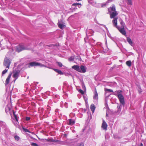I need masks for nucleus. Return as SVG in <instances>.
Returning a JSON list of instances; mask_svg holds the SVG:
<instances>
[{"label":"nucleus","instance_id":"nucleus-1","mask_svg":"<svg viewBox=\"0 0 146 146\" xmlns=\"http://www.w3.org/2000/svg\"><path fill=\"white\" fill-rule=\"evenodd\" d=\"M117 18L114 19L113 20L112 23L113 26L116 27L123 35L125 36L126 35V32L125 30V28L126 27L125 23L122 19H121L120 21L121 26H118L117 25Z\"/></svg>","mask_w":146,"mask_h":146},{"label":"nucleus","instance_id":"nucleus-2","mask_svg":"<svg viewBox=\"0 0 146 146\" xmlns=\"http://www.w3.org/2000/svg\"><path fill=\"white\" fill-rule=\"evenodd\" d=\"M113 92V94L117 97L121 104L123 106H124L125 103L124 97L121 94L122 91L121 90H119Z\"/></svg>","mask_w":146,"mask_h":146},{"label":"nucleus","instance_id":"nucleus-3","mask_svg":"<svg viewBox=\"0 0 146 146\" xmlns=\"http://www.w3.org/2000/svg\"><path fill=\"white\" fill-rule=\"evenodd\" d=\"M30 48L25 47L23 44H20L16 46L15 50L17 52H19L24 50H28Z\"/></svg>","mask_w":146,"mask_h":146},{"label":"nucleus","instance_id":"nucleus-4","mask_svg":"<svg viewBox=\"0 0 146 146\" xmlns=\"http://www.w3.org/2000/svg\"><path fill=\"white\" fill-rule=\"evenodd\" d=\"M14 111L12 109V106L11 104H8L6 106L5 108V111L6 113L8 114H10L12 116V112Z\"/></svg>","mask_w":146,"mask_h":146},{"label":"nucleus","instance_id":"nucleus-5","mask_svg":"<svg viewBox=\"0 0 146 146\" xmlns=\"http://www.w3.org/2000/svg\"><path fill=\"white\" fill-rule=\"evenodd\" d=\"M35 66H39L40 67H43L44 66L43 64H42L40 63L35 62H32L29 64H27L26 66L27 67L30 68L31 67Z\"/></svg>","mask_w":146,"mask_h":146},{"label":"nucleus","instance_id":"nucleus-6","mask_svg":"<svg viewBox=\"0 0 146 146\" xmlns=\"http://www.w3.org/2000/svg\"><path fill=\"white\" fill-rule=\"evenodd\" d=\"M11 62L9 59L7 57H5L3 62V64L7 68H9L11 63Z\"/></svg>","mask_w":146,"mask_h":146},{"label":"nucleus","instance_id":"nucleus-7","mask_svg":"<svg viewBox=\"0 0 146 146\" xmlns=\"http://www.w3.org/2000/svg\"><path fill=\"white\" fill-rule=\"evenodd\" d=\"M19 72L20 71L18 70L17 71H13V76L15 79L14 80V82H15L16 80L18 78L19 76Z\"/></svg>","mask_w":146,"mask_h":146},{"label":"nucleus","instance_id":"nucleus-8","mask_svg":"<svg viewBox=\"0 0 146 146\" xmlns=\"http://www.w3.org/2000/svg\"><path fill=\"white\" fill-rule=\"evenodd\" d=\"M94 31L93 30L87 28L86 32V34L87 36H91L93 35Z\"/></svg>","mask_w":146,"mask_h":146},{"label":"nucleus","instance_id":"nucleus-9","mask_svg":"<svg viewBox=\"0 0 146 146\" xmlns=\"http://www.w3.org/2000/svg\"><path fill=\"white\" fill-rule=\"evenodd\" d=\"M75 123V120L73 119H69L67 121V124L70 125H73Z\"/></svg>","mask_w":146,"mask_h":146},{"label":"nucleus","instance_id":"nucleus-10","mask_svg":"<svg viewBox=\"0 0 146 146\" xmlns=\"http://www.w3.org/2000/svg\"><path fill=\"white\" fill-rule=\"evenodd\" d=\"M110 17L111 18L117 19V18H115V17L118 15V13L116 11L112 12L110 13Z\"/></svg>","mask_w":146,"mask_h":146},{"label":"nucleus","instance_id":"nucleus-11","mask_svg":"<svg viewBox=\"0 0 146 146\" xmlns=\"http://www.w3.org/2000/svg\"><path fill=\"white\" fill-rule=\"evenodd\" d=\"M86 67L83 65H81L80 67V70L79 72L81 73H85L86 71Z\"/></svg>","mask_w":146,"mask_h":146},{"label":"nucleus","instance_id":"nucleus-12","mask_svg":"<svg viewBox=\"0 0 146 146\" xmlns=\"http://www.w3.org/2000/svg\"><path fill=\"white\" fill-rule=\"evenodd\" d=\"M109 13L116 11H115V7L114 5H112V7H110L108 9Z\"/></svg>","mask_w":146,"mask_h":146},{"label":"nucleus","instance_id":"nucleus-13","mask_svg":"<svg viewBox=\"0 0 146 146\" xmlns=\"http://www.w3.org/2000/svg\"><path fill=\"white\" fill-rule=\"evenodd\" d=\"M107 126L108 125L106 123L104 120L102 126V128L103 129L106 130L107 129Z\"/></svg>","mask_w":146,"mask_h":146},{"label":"nucleus","instance_id":"nucleus-14","mask_svg":"<svg viewBox=\"0 0 146 146\" xmlns=\"http://www.w3.org/2000/svg\"><path fill=\"white\" fill-rule=\"evenodd\" d=\"M11 74L10 73L8 76L5 81V85H7L9 82L10 78L11 77Z\"/></svg>","mask_w":146,"mask_h":146},{"label":"nucleus","instance_id":"nucleus-15","mask_svg":"<svg viewBox=\"0 0 146 146\" xmlns=\"http://www.w3.org/2000/svg\"><path fill=\"white\" fill-rule=\"evenodd\" d=\"M72 68L79 72L80 70V66L78 65H75L72 66Z\"/></svg>","mask_w":146,"mask_h":146},{"label":"nucleus","instance_id":"nucleus-16","mask_svg":"<svg viewBox=\"0 0 146 146\" xmlns=\"http://www.w3.org/2000/svg\"><path fill=\"white\" fill-rule=\"evenodd\" d=\"M47 141L48 142H58V140L54 139L53 138H48L47 139Z\"/></svg>","mask_w":146,"mask_h":146},{"label":"nucleus","instance_id":"nucleus-17","mask_svg":"<svg viewBox=\"0 0 146 146\" xmlns=\"http://www.w3.org/2000/svg\"><path fill=\"white\" fill-rule=\"evenodd\" d=\"M78 57L76 56H72L69 58V61H74L75 59H78Z\"/></svg>","mask_w":146,"mask_h":146},{"label":"nucleus","instance_id":"nucleus-18","mask_svg":"<svg viewBox=\"0 0 146 146\" xmlns=\"http://www.w3.org/2000/svg\"><path fill=\"white\" fill-rule=\"evenodd\" d=\"M13 114L14 116V117L15 118L16 121H18V118H19L18 116L17 115H16L15 114V112L14 111H13Z\"/></svg>","mask_w":146,"mask_h":146},{"label":"nucleus","instance_id":"nucleus-19","mask_svg":"<svg viewBox=\"0 0 146 146\" xmlns=\"http://www.w3.org/2000/svg\"><path fill=\"white\" fill-rule=\"evenodd\" d=\"M58 25L59 27L61 29H63L65 26L63 23H60L59 22H58Z\"/></svg>","mask_w":146,"mask_h":146},{"label":"nucleus","instance_id":"nucleus-20","mask_svg":"<svg viewBox=\"0 0 146 146\" xmlns=\"http://www.w3.org/2000/svg\"><path fill=\"white\" fill-rule=\"evenodd\" d=\"M95 108H96L94 105L93 104H92L90 106V109L93 113L94 112Z\"/></svg>","mask_w":146,"mask_h":146},{"label":"nucleus","instance_id":"nucleus-21","mask_svg":"<svg viewBox=\"0 0 146 146\" xmlns=\"http://www.w3.org/2000/svg\"><path fill=\"white\" fill-rule=\"evenodd\" d=\"M94 99L97 100L98 99V94L97 91H96L94 92V94L93 96Z\"/></svg>","mask_w":146,"mask_h":146},{"label":"nucleus","instance_id":"nucleus-22","mask_svg":"<svg viewBox=\"0 0 146 146\" xmlns=\"http://www.w3.org/2000/svg\"><path fill=\"white\" fill-rule=\"evenodd\" d=\"M121 105L122 104L120 105H118L117 106V108L118 110L117 111V113H119L121 110Z\"/></svg>","mask_w":146,"mask_h":146},{"label":"nucleus","instance_id":"nucleus-23","mask_svg":"<svg viewBox=\"0 0 146 146\" xmlns=\"http://www.w3.org/2000/svg\"><path fill=\"white\" fill-rule=\"evenodd\" d=\"M6 126V123L5 122L3 121L0 122V126L2 128H4Z\"/></svg>","mask_w":146,"mask_h":146},{"label":"nucleus","instance_id":"nucleus-24","mask_svg":"<svg viewBox=\"0 0 146 146\" xmlns=\"http://www.w3.org/2000/svg\"><path fill=\"white\" fill-rule=\"evenodd\" d=\"M86 111V109L81 108L79 109L78 111L79 113H85Z\"/></svg>","mask_w":146,"mask_h":146},{"label":"nucleus","instance_id":"nucleus-25","mask_svg":"<svg viewBox=\"0 0 146 146\" xmlns=\"http://www.w3.org/2000/svg\"><path fill=\"white\" fill-rule=\"evenodd\" d=\"M54 70L58 73L59 74H63V73L60 70H58L56 69H54Z\"/></svg>","mask_w":146,"mask_h":146},{"label":"nucleus","instance_id":"nucleus-26","mask_svg":"<svg viewBox=\"0 0 146 146\" xmlns=\"http://www.w3.org/2000/svg\"><path fill=\"white\" fill-rule=\"evenodd\" d=\"M127 41L128 42L129 44L131 45H132L133 44V42L131 38H130L128 37L127 38Z\"/></svg>","mask_w":146,"mask_h":146},{"label":"nucleus","instance_id":"nucleus-27","mask_svg":"<svg viewBox=\"0 0 146 146\" xmlns=\"http://www.w3.org/2000/svg\"><path fill=\"white\" fill-rule=\"evenodd\" d=\"M72 6H78V7L80 8L81 6V4L78 3H74L72 5Z\"/></svg>","mask_w":146,"mask_h":146},{"label":"nucleus","instance_id":"nucleus-28","mask_svg":"<svg viewBox=\"0 0 146 146\" xmlns=\"http://www.w3.org/2000/svg\"><path fill=\"white\" fill-rule=\"evenodd\" d=\"M29 84L27 83H26L25 85V88H26L25 91H27L29 90H31L28 89Z\"/></svg>","mask_w":146,"mask_h":146},{"label":"nucleus","instance_id":"nucleus-29","mask_svg":"<svg viewBox=\"0 0 146 146\" xmlns=\"http://www.w3.org/2000/svg\"><path fill=\"white\" fill-rule=\"evenodd\" d=\"M126 63L127 65L129 67H130L131 66V63L130 60L127 61L126 62Z\"/></svg>","mask_w":146,"mask_h":146},{"label":"nucleus","instance_id":"nucleus-30","mask_svg":"<svg viewBox=\"0 0 146 146\" xmlns=\"http://www.w3.org/2000/svg\"><path fill=\"white\" fill-rule=\"evenodd\" d=\"M137 89L138 90L139 93V94L141 93V92H142V90L141 89V88L140 86H138L137 87Z\"/></svg>","mask_w":146,"mask_h":146},{"label":"nucleus","instance_id":"nucleus-31","mask_svg":"<svg viewBox=\"0 0 146 146\" xmlns=\"http://www.w3.org/2000/svg\"><path fill=\"white\" fill-rule=\"evenodd\" d=\"M108 3V2H106L104 3H102L101 4V7H104L106 6L107 5Z\"/></svg>","mask_w":146,"mask_h":146},{"label":"nucleus","instance_id":"nucleus-32","mask_svg":"<svg viewBox=\"0 0 146 146\" xmlns=\"http://www.w3.org/2000/svg\"><path fill=\"white\" fill-rule=\"evenodd\" d=\"M14 138L15 140L18 141L20 139L19 137L17 135H15L14 137Z\"/></svg>","mask_w":146,"mask_h":146},{"label":"nucleus","instance_id":"nucleus-33","mask_svg":"<svg viewBox=\"0 0 146 146\" xmlns=\"http://www.w3.org/2000/svg\"><path fill=\"white\" fill-rule=\"evenodd\" d=\"M8 71V69H5L2 72V74L4 75Z\"/></svg>","mask_w":146,"mask_h":146},{"label":"nucleus","instance_id":"nucleus-34","mask_svg":"<svg viewBox=\"0 0 146 146\" xmlns=\"http://www.w3.org/2000/svg\"><path fill=\"white\" fill-rule=\"evenodd\" d=\"M23 130L25 132H27L29 133H30V131L27 129L25 128L24 127L23 128Z\"/></svg>","mask_w":146,"mask_h":146},{"label":"nucleus","instance_id":"nucleus-35","mask_svg":"<svg viewBox=\"0 0 146 146\" xmlns=\"http://www.w3.org/2000/svg\"><path fill=\"white\" fill-rule=\"evenodd\" d=\"M31 145L32 146H39L37 144L34 143H32Z\"/></svg>","mask_w":146,"mask_h":146},{"label":"nucleus","instance_id":"nucleus-36","mask_svg":"<svg viewBox=\"0 0 146 146\" xmlns=\"http://www.w3.org/2000/svg\"><path fill=\"white\" fill-rule=\"evenodd\" d=\"M56 63L60 67H61L62 66V64L60 62H57Z\"/></svg>","mask_w":146,"mask_h":146},{"label":"nucleus","instance_id":"nucleus-37","mask_svg":"<svg viewBox=\"0 0 146 146\" xmlns=\"http://www.w3.org/2000/svg\"><path fill=\"white\" fill-rule=\"evenodd\" d=\"M64 103L62 102H60V106L61 108H63V107H64Z\"/></svg>","mask_w":146,"mask_h":146},{"label":"nucleus","instance_id":"nucleus-38","mask_svg":"<svg viewBox=\"0 0 146 146\" xmlns=\"http://www.w3.org/2000/svg\"><path fill=\"white\" fill-rule=\"evenodd\" d=\"M127 4L129 5H131L132 4L131 0H127Z\"/></svg>","mask_w":146,"mask_h":146},{"label":"nucleus","instance_id":"nucleus-39","mask_svg":"<svg viewBox=\"0 0 146 146\" xmlns=\"http://www.w3.org/2000/svg\"><path fill=\"white\" fill-rule=\"evenodd\" d=\"M77 146H84V145L83 143H78L77 145Z\"/></svg>","mask_w":146,"mask_h":146},{"label":"nucleus","instance_id":"nucleus-40","mask_svg":"<svg viewBox=\"0 0 146 146\" xmlns=\"http://www.w3.org/2000/svg\"><path fill=\"white\" fill-rule=\"evenodd\" d=\"M64 107L65 108H67L68 107V105L67 103L65 102L64 103Z\"/></svg>","mask_w":146,"mask_h":146},{"label":"nucleus","instance_id":"nucleus-41","mask_svg":"<svg viewBox=\"0 0 146 146\" xmlns=\"http://www.w3.org/2000/svg\"><path fill=\"white\" fill-rule=\"evenodd\" d=\"M30 117H26L25 118V120L27 121H29L30 119Z\"/></svg>","mask_w":146,"mask_h":146},{"label":"nucleus","instance_id":"nucleus-42","mask_svg":"<svg viewBox=\"0 0 146 146\" xmlns=\"http://www.w3.org/2000/svg\"><path fill=\"white\" fill-rule=\"evenodd\" d=\"M59 110L58 109H56L55 110V112H56V114L57 115L58 114Z\"/></svg>","mask_w":146,"mask_h":146},{"label":"nucleus","instance_id":"nucleus-43","mask_svg":"<svg viewBox=\"0 0 146 146\" xmlns=\"http://www.w3.org/2000/svg\"><path fill=\"white\" fill-rule=\"evenodd\" d=\"M79 92L82 94H84V92L81 89H80L79 90Z\"/></svg>","mask_w":146,"mask_h":146},{"label":"nucleus","instance_id":"nucleus-44","mask_svg":"<svg viewBox=\"0 0 146 146\" xmlns=\"http://www.w3.org/2000/svg\"><path fill=\"white\" fill-rule=\"evenodd\" d=\"M82 87L83 88V89H86V87H85V85H84V84L83 82H82Z\"/></svg>","mask_w":146,"mask_h":146},{"label":"nucleus","instance_id":"nucleus-45","mask_svg":"<svg viewBox=\"0 0 146 146\" xmlns=\"http://www.w3.org/2000/svg\"><path fill=\"white\" fill-rule=\"evenodd\" d=\"M106 91H108V92H113V90H111L110 89H106Z\"/></svg>","mask_w":146,"mask_h":146},{"label":"nucleus","instance_id":"nucleus-46","mask_svg":"<svg viewBox=\"0 0 146 146\" xmlns=\"http://www.w3.org/2000/svg\"><path fill=\"white\" fill-rule=\"evenodd\" d=\"M97 45H99L100 46H101L102 47V43L100 42H98L97 43Z\"/></svg>","mask_w":146,"mask_h":146},{"label":"nucleus","instance_id":"nucleus-47","mask_svg":"<svg viewBox=\"0 0 146 146\" xmlns=\"http://www.w3.org/2000/svg\"><path fill=\"white\" fill-rule=\"evenodd\" d=\"M55 97L58 99H59L60 98V96L58 95H56L55 96Z\"/></svg>","mask_w":146,"mask_h":146},{"label":"nucleus","instance_id":"nucleus-48","mask_svg":"<svg viewBox=\"0 0 146 146\" xmlns=\"http://www.w3.org/2000/svg\"><path fill=\"white\" fill-rule=\"evenodd\" d=\"M102 25V26H104L106 28V30H107V31H108V29L106 27V26L105 25Z\"/></svg>","mask_w":146,"mask_h":146},{"label":"nucleus","instance_id":"nucleus-49","mask_svg":"<svg viewBox=\"0 0 146 146\" xmlns=\"http://www.w3.org/2000/svg\"><path fill=\"white\" fill-rule=\"evenodd\" d=\"M88 1L89 3H92L93 2V0H88Z\"/></svg>","mask_w":146,"mask_h":146},{"label":"nucleus","instance_id":"nucleus-50","mask_svg":"<svg viewBox=\"0 0 146 146\" xmlns=\"http://www.w3.org/2000/svg\"><path fill=\"white\" fill-rule=\"evenodd\" d=\"M54 46V45H53V44H52V45H49V47H51V46Z\"/></svg>","mask_w":146,"mask_h":146},{"label":"nucleus","instance_id":"nucleus-51","mask_svg":"<svg viewBox=\"0 0 146 146\" xmlns=\"http://www.w3.org/2000/svg\"><path fill=\"white\" fill-rule=\"evenodd\" d=\"M67 134H64V137H66L67 136Z\"/></svg>","mask_w":146,"mask_h":146},{"label":"nucleus","instance_id":"nucleus-52","mask_svg":"<svg viewBox=\"0 0 146 146\" xmlns=\"http://www.w3.org/2000/svg\"><path fill=\"white\" fill-rule=\"evenodd\" d=\"M140 146H143V145L142 143H141L140 145Z\"/></svg>","mask_w":146,"mask_h":146},{"label":"nucleus","instance_id":"nucleus-53","mask_svg":"<svg viewBox=\"0 0 146 146\" xmlns=\"http://www.w3.org/2000/svg\"><path fill=\"white\" fill-rule=\"evenodd\" d=\"M81 0H76L77 1H80Z\"/></svg>","mask_w":146,"mask_h":146},{"label":"nucleus","instance_id":"nucleus-54","mask_svg":"<svg viewBox=\"0 0 146 146\" xmlns=\"http://www.w3.org/2000/svg\"><path fill=\"white\" fill-rule=\"evenodd\" d=\"M108 116V114H107V113H106V116Z\"/></svg>","mask_w":146,"mask_h":146},{"label":"nucleus","instance_id":"nucleus-55","mask_svg":"<svg viewBox=\"0 0 146 146\" xmlns=\"http://www.w3.org/2000/svg\"><path fill=\"white\" fill-rule=\"evenodd\" d=\"M86 38H87V37L86 38H84V40H85L86 39Z\"/></svg>","mask_w":146,"mask_h":146}]
</instances>
